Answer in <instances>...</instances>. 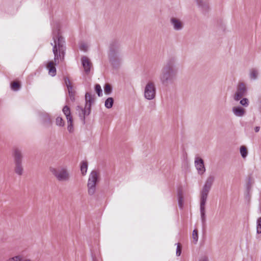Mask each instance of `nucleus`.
Segmentation results:
<instances>
[{
    "label": "nucleus",
    "instance_id": "obj_1",
    "mask_svg": "<svg viewBox=\"0 0 261 261\" xmlns=\"http://www.w3.org/2000/svg\"><path fill=\"white\" fill-rule=\"evenodd\" d=\"M53 29L52 35L54 42L50 44L53 46V52L54 55V61H50L47 66L48 73L52 76L56 74L55 65L58 64L64 59L66 46L65 41L62 36L60 32V25L58 22H53L51 23Z\"/></svg>",
    "mask_w": 261,
    "mask_h": 261
},
{
    "label": "nucleus",
    "instance_id": "obj_2",
    "mask_svg": "<svg viewBox=\"0 0 261 261\" xmlns=\"http://www.w3.org/2000/svg\"><path fill=\"white\" fill-rule=\"evenodd\" d=\"M175 62V59L170 58L162 69L159 80L163 85L165 86L172 85L176 80L178 71Z\"/></svg>",
    "mask_w": 261,
    "mask_h": 261
},
{
    "label": "nucleus",
    "instance_id": "obj_3",
    "mask_svg": "<svg viewBox=\"0 0 261 261\" xmlns=\"http://www.w3.org/2000/svg\"><path fill=\"white\" fill-rule=\"evenodd\" d=\"M50 171L59 181H67L70 179V174L66 167L51 168Z\"/></svg>",
    "mask_w": 261,
    "mask_h": 261
},
{
    "label": "nucleus",
    "instance_id": "obj_4",
    "mask_svg": "<svg viewBox=\"0 0 261 261\" xmlns=\"http://www.w3.org/2000/svg\"><path fill=\"white\" fill-rule=\"evenodd\" d=\"M109 59L112 65L114 68H117L120 65L122 58L119 47L115 49L113 46L111 47Z\"/></svg>",
    "mask_w": 261,
    "mask_h": 261
},
{
    "label": "nucleus",
    "instance_id": "obj_5",
    "mask_svg": "<svg viewBox=\"0 0 261 261\" xmlns=\"http://www.w3.org/2000/svg\"><path fill=\"white\" fill-rule=\"evenodd\" d=\"M98 181V174L97 171H92L90 175L88 180L87 187L89 195H93L96 191V185Z\"/></svg>",
    "mask_w": 261,
    "mask_h": 261
},
{
    "label": "nucleus",
    "instance_id": "obj_6",
    "mask_svg": "<svg viewBox=\"0 0 261 261\" xmlns=\"http://www.w3.org/2000/svg\"><path fill=\"white\" fill-rule=\"evenodd\" d=\"M156 87L152 81H148L144 87V96L147 100H152L155 97Z\"/></svg>",
    "mask_w": 261,
    "mask_h": 261
},
{
    "label": "nucleus",
    "instance_id": "obj_7",
    "mask_svg": "<svg viewBox=\"0 0 261 261\" xmlns=\"http://www.w3.org/2000/svg\"><path fill=\"white\" fill-rule=\"evenodd\" d=\"M215 180L213 175H210L206 179L200 192V199L207 200V195Z\"/></svg>",
    "mask_w": 261,
    "mask_h": 261
},
{
    "label": "nucleus",
    "instance_id": "obj_8",
    "mask_svg": "<svg viewBox=\"0 0 261 261\" xmlns=\"http://www.w3.org/2000/svg\"><path fill=\"white\" fill-rule=\"evenodd\" d=\"M247 92V88L245 84L243 82L239 83L233 98L236 101L240 100Z\"/></svg>",
    "mask_w": 261,
    "mask_h": 261
},
{
    "label": "nucleus",
    "instance_id": "obj_9",
    "mask_svg": "<svg viewBox=\"0 0 261 261\" xmlns=\"http://www.w3.org/2000/svg\"><path fill=\"white\" fill-rule=\"evenodd\" d=\"M194 164L198 173L199 175H203L205 172V168L203 160L198 156L195 157Z\"/></svg>",
    "mask_w": 261,
    "mask_h": 261
},
{
    "label": "nucleus",
    "instance_id": "obj_10",
    "mask_svg": "<svg viewBox=\"0 0 261 261\" xmlns=\"http://www.w3.org/2000/svg\"><path fill=\"white\" fill-rule=\"evenodd\" d=\"M76 110L81 119L83 121H85V116L89 115L91 111L90 110V105H85L84 108L81 106H77Z\"/></svg>",
    "mask_w": 261,
    "mask_h": 261
},
{
    "label": "nucleus",
    "instance_id": "obj_11",
    "mask_svg": "<svg viewBox=\"0 0 261 261\" xmlns=\"http://www.w3.org/2000/svg\"><path fill=\"white\" fill-rule=\"evenodd\" d=\"M38 115L44 125L45 126L50 125L51 123V118L48 113L45 111H40L38 113Z\"/></svg>",
    "mask_w": 261,
    "mask_h": 261
},
{
    "label": "nucleus",
    "instance_id": "obj_12",
    "mask_svg": "<svg viewBox=\"0 0 261 261\" xmlns=\"http://www.w3.org/2000/svg\"><path fill=\"white\" fill-rule=\"evenodd\" d=\"M206 200L200 199V213L201 223L204 226L206 223L205 208V205Z\"/></svg>",
    "mask_w": 261,
    "mask_h": 261
},
{
    "label": "nucleus",
    "instance_id": "obj_13",
    "mask_svg": "<svg viewBox=\"0 0 261 261\" xmlns=\"http://www.w3.org/2000/svg\"><path fill=\"white\" fill-rule=\"evenodd\" d=\"M170 23L173 29L176 31H181L184 27L183 23L179 19L175 17H172L170 19Z\"/></svg>",
    "mask_w": 261,
    "mask_h": 261
},
{
    "label": "nucleus",
    "instance_id": "obj_14",
    "mask_svg": "<svg viewBox=\"0 0 261 261\" xmlns=\"http://www.w3.org/2000/svg\"><path fill=\"white\" fill-rule=\"evenodd\" d=\"M81 62L85 72L86 73L88 74L90 72L91 67L90 61L87 57L84 56L81 58Z\"/></svg>",
    "mask_w": 261,
    "mask_h": 261
},
{
    "label": "nucleus",
    "instance_id": "obj_15",
    "mask_svg": "<svg viewBox=\"0 0 261 261\" xmlns=\"http://www.w3.org/2000/svg\"><path fill=\"white\" fill-rule=\"evenodd\" d=\"M14 163L22 162L23 155L20 148H15L13 149Z\"/></svg>",
    "mask_w": 261,
    "mask_h": 261
},
{
    "label": "nucleus",
    "instance_id": "obj_16",
    "mask_svg": "<svg viewBox=\"0 0 261 261\" xmlns=\"http://www.w3.org/2000/svg\"><path fill=\"white\" fill-rule=\"evenodd\" d=\"M232 112L235 116L238 117H242L246 113L245 110L239 106L233 107L232 108Z\"/></svg>",
    "mask_w": 261,
    "mask_h": 261
},
{
    "label": "nucleus",
    "instance_id": "obj_17",
    "mask_svg": "<svg viewBox=\"0 0 261 261\" xmlns=\"http://www.w3.org/2000/svg\"><path fill=\"white\" fill-rule=\"evenodd\" d=\"M64 82L68 89L69 96L70 99L72 100L74 99V92L72 91V86L71 84L70 81L68 77H65Z\"/></svg>",
    "mask_w": 261,
    "mask_h": 261
},
{
    "label": "nucleus",
    "instance_id": "obj_18",
    "mask_svg": "<svg viewBox=\"0 0 261 261\" xmlns=\"http://www.w3.org/2000/svg\"><path fill=\"white\" fill-rule=\"evenodd\" d=\"M15 172L18 175H21L23 172L22 162L15 163Z\"/></svg>",
    "mask_w": 261,
    "mask_h": 261
},
{
    "label": "nucleus",
    "instance_id": "obj_19",
    "mask_svg": "<svg viewBox=\"0 0 261 261\" xmlns=\"http://www.w3.org/2000/svg\"><path fill=\"white\" fill-rule=\"evenodd\" d=\"M85 105H90V110H91V105L94 102V95H91L90 93L87 92L85 94Z\"/></svg>",
    "mask_w": 261,
    "mask_h": 261
},
{
    "label": "nucleus",
    "instance_id": "obj_20",
    "mask_svg": "<svg viewBox=\"0 0 261 261\" xmlns=\"http://www.w3.org/2000/svg\"><path fill=\"white\" fill-rule=\"evenodd\" d=\"M258 75V71L256 68H252L249 71V78L251 80H256Z\"/></svg>",
    "mask_w": 261,
    "mask_h": 261
},
{
    "label": "nucleus",
    "instance_id": "obj_21",
    "mask_svg": "<svg viewBox=\"0 0 261 261\" xmlns=\"http://www.w3.org/2000/svg\"><path fill=\"white\" fill-rule=\"evenodd\" d=\"M62 111L64 114L65 115L67 120L72 119V117L71 115L70 110L68 106H64L63 108Z\"/></svg>",
    "mask_w": 261,
    "mask_h": 261
},
{
    "label": "nucleus",
    "instance_id": "obj_22",
    "mask_svg": "<svg viewBox=\"0 0 261 261\" xmlns=\"http://www.w3.org/2000/svg\"><path fill=\"white\" fill-rule=\"evenodd\" d=\"M88 169V164L86 161H82L81 163V171L83 175H85Z\"/></svg>",
    "mask_w": 261,
    "mask_h": 261
},
{
    "label": "nucleus",
    "instance_id": "obj_23",
    "mask_svg": "<svg viewBox=\"0 0 261 261\" xmlns=\"http://www.w3.org/2000/svg\"><path fill=\"white\" fill-rule=\"evenodd\" d=\"M240 152L243 159H245L248 155V151L245 146H241L240 148Z\"/></svg>",
    "mask_w": 261,
    "mask_h": 261
},
{
    "label": "nucleus",
    "instance_id": "obj_24",
    "mask_svg": "<svg viewBox=\"0 0 261 261\" xmlns=\"http://www.w3.org/2000/svg\"><path fill=\"white\" fill-rule=\"evenodd\" d=\"M113 98L112 97H109L106 100L105 106L107 109H110L113 107Z\"/></svg>",
    "mask_w": 261,
    "mask_h": 261
},
{
    "label": "nucleus",
    "instance_id": "obj_25",
    "mask_svg": "<svg viewBox=\"0 0 261 261\" xmlns=\"http://www.w3.org/2000/svg\"><path fill=\"white\" fill-rule=\"evenodd\" d=\"M197 4L203 11L206 10L208 8L206 1H197Z\"/></svg>",
    "mask_w": 261,
    "mask_h": 261
},
{
    "label": "nucleus",
    "instance_id": "obj_26",
    "mask_svg": "<svg viewBox=\"0 0 261 261\" xmlns=\"http://www.w3.org/2000/svg\"><path fill=\"white\" fill-rule=\"evenodd\" d=\"M178 197V205L179 207L181 209L183 207L184 204V200H183V197L182 195V193L181 192H179L177 194Z\"/></svg>",
    "mask_w": 261,
    "mask_h": 261
},
{
    "label": "nucleus",
    "instance_id": "obj_27",
    "mask_svg": "<svg viewBox=\"0 0 261 261\" xmlns=\"http://www.w3.org/2000/svg\"><path fill=\"white\" fill-rule=\"evenodd\" d=\"M67 129L70 133H72L74 131V128L73 126V120L70 119L67 120Z\"/></svg>",
    "mask_w": 261,
    "mask_h": 261
},
{
    "label": "nucleus",
    "instance_id": "obj_28",
    "mask_svg": "<svg viewBox=\"0 0 261 261\" xmlns=\"http://www.w3.org/2000/svg\"><path fill=\"white\" fill-rule=\"evenodd\" d=\"M104 92L107 95H110L112 92V88L109 84H107L104 87Z\"/></svg>",
    "mask_w": 261,
    "mask_h": 261
},
{
    "label": "nucleus",
    "instance_id": "obj_29",
    "mask_svg": "<svg viewBox=\"0 0 261 261\" xmlns=\"http://www.w3.org/2000/svg\"><path fill=\"white\" fill-rule=\"evenodd\" d=\"M192 238L194 244H196L198 240V231L196 229L193 231Z\"/></svg>",
    "mask_w": 261,
    "mask_h": 261
},
{
    "label": "nucleus",
    "instance_id": "obj_30",
    "mask_svg": "<svg viewBox=\"0 0 261 261\" xmlns=\"http://www.w3.org/2000/svg\"><path fill=\"white\" fill-rule=\"evenodd\" d=\"M56 124L59 126H63L64 125V121L62 117H58L56 119Z\"/></svg>",
    "mask_w": 261,
    "mask_h": 261
},
{
    "label": "nucleus",
    "instance_id": "obj_31",
    "mask_svg": "<svg viewBox=\"0 0 261 261\" xmlns=\"http://www.w3.org/2000/svg\"><path fill=\"white\" fill-rule=\"evenodd\" d=\"M256 232L258 234L261 233V217H259L257 220Z\"/></svg>",
    "mask_w": 261,
    "mask_h": 261
},
{
    "label": "nucleus",
    "instance_id": "obj_32",
    "mask_svg": "<svg viewBox=\"0 0 261 261\" xmlns=\"http://www.w3.org/2000/svg\"><path fill=\"white\" fill-rule=\"evenodd\" d=\"M240 103L244 107H247L249 106V100L246 98H243L240 99Z\"/></svg>",
    "mask_w": 261,
    "mask_h": 261
},
{
    "label": "nucleus",
    "instance_id": "obj_33",
    "mask_svg": "<svg viewBox=\"0 0 261 261\" xmlns=\"http://www.w3.org/2000/svg\"><path fill=\"white\" fill-rule=\"evenodd\" d=\"M95 90L97 93L98 96H101L102 95V89L101 86L99 84H96L95 86Z\"/></svg>",
    "mask_w": 261,
    "mask_h": 261
},
{
    "label": "nucleus",
    "instance_id": "obj_34",
    "mask_svg": "<svg viewBox=\"0 0 261 261\" xmlns=\"http://www.w3.org/2000/svg\"><path fill=\"white\" fill-rule=\"evenodd\" d=\"M19 84L16 82H14L11 84V89L14 91H18L19 90Z\"/></svg>",
    "mask_w": 261,
    "mask_h": 261
},
{
    "label": "nucleus",
    "instance_id": "obj_35",
    "mask_svg": "<svg viewBox=\"0 0 261 261\" xmlns=\"http://www.w3.org/2000/svg\"><path fill=\"white\" fill-rule=\"evenodd\" d=\"M88 45L87 43L82 42L80 45V48L81 50L86 51L87 50Z\"/></svg>",
    "mask_w": 261,
    "mask_h": 261
},
{
    "label": "nucleus",
    "instance_id": "obj_36",
    "mask_svg": "<svg viewBox=\"0 0 261 261\" xmlns=\"http://www.w3.org/2000/svg\"><path fill=\"white\" fill-rule=\"evenodd\" d=\"M176 245H177L176 254L177 256H179L180 255L181 253V247L179 243H177Z\"/></svg>",
    "mask_w": 261,
    "mask_h": 261
},
{
    "label": "nucleus",
    "instance_id": "obj_37",
    "mask_svg": "<svg viewBox=\"0 0 261 261\" xmlns=\"http://www.w3.org/2000/svg\"><path fill=\"white\" fill-rule=\"evenodd\" d=\"M21 258L20 256H16L10 258L6 261H21Z\"/></svg>",
    "mask_w": 261,
    "mask_h": 261
},
{
    "label": "nucleus",
    "instance_id": "obj_38",
    "mask_svg": "<svg viewBox=\"0 0 261 261\" xmlns=\"http://www.w3.org/2000/svg\"><path fill=\"white\" fill-rule=\"evenodd\" d=\"M92 257L93 261H101L100 257H97L96 255H93L92 253Z\"/></svg>",
    "mask_w": 261,
    "mask_h": 261
},
{
    "label": "nucleus",
    "instance_id": "obj_39",
    "mask_svg": "<svg viewBox=\"0 0 261 261\" xmlns=\"http://www.w3.org/2000/svg\"><path fill=\"white\" fill-rule=\"evenodd\" d=\"M260 130V127L259 126H255L254 127V130L255 132H258Z\"/></svg>",
    "mask_w": 261,
    "mask_h": 261
},
{
    "label": "nucleus",
    "instance_id": "obj_40",
    "mask_svg": "<svg viewBox=\"0 0 261 261\" xmlns=\"http://www.w3.org/2000/svg\"><path fill=\"white\" fill-rule=\"evenodd\" d=\"M202 261H207V258H205Z\"/></svg>",
    "mask_w": 261,
    "mask_h": 261
}]
</instances>
